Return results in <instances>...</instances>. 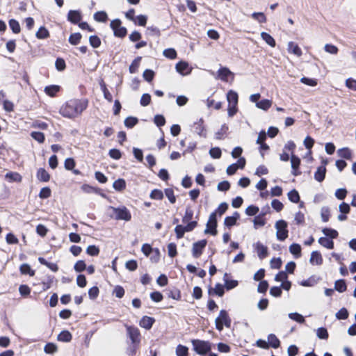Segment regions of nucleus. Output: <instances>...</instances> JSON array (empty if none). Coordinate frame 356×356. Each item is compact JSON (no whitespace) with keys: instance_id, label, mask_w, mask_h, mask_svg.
<instances>
[{"instance_id":"f257e3e1","label":"nucleus","mask_w":356,"mask_h":356,"mask_svg":"<svg viewBox=\"0 0 356 356\" xmlns=\"http://www.w3.org/2000/svg\"><path fill=\"white\" fill-rule=\"evenodd\" d=\"M86 98H73L66 101L60 108L59 113L64 118L74 119L81 115L88 106Z\"/></svg>"},{"instance_id":"f03ea898","label":"nucleus","mask_w":356,"mask_h":356,"mask_svg":"<svg viewBox=\"0 0 356 356\" xmlns=\"http://www.w3.org/2000/svg\"><path fill=\"white\" fill-rule=\"evenodd\" d=\"M194 211L191 207H187L184 215L182 217V222L186 225H177L175 228L176 237L178 239L182 238L186 232H192L198 225L197 220H193ZM196 218L198 219L197 216Z\"/></svg>"},{"instance_id":"7ed1b4c3","label":"nucleus","mask_w":356,"mask_h":356,"mask_svg":"<svg viewBox=\"0 0 356 356\" xmlns=\"http://www.w3.org/2000/svg\"><path fill=\"white\" fill-rule=\"evenodd\" d=\"M124 327L127 337L130 341L127 348V354L129 356H134L140 346L142 339L140 331L135 325L124 324Z\"/></svg>"},{"instance_id":"20e7f679","label":"nucleus","mask_w":356,"mask_h":356,"mask_svg":"<svg viewBox=\"0 0 356 356\" xmlns=\"http://www.w3.org/2000/svg\"><path fill=\"white\" fill-rule=\"evenodd\" d=\"M193 350L198 355L204 356L211 350V344L209 341L192 339Z\"/></svg>"},{"instance_id":"39448f33","label":"nucleus","mask_w":356,"mask_h":356,"mask_svg":"<svg viewBox=\"0 0 356 356\" xmlns=\"http://www.w3.org/2000/svg\"><path fill=\"white\" fill-rule=\"evenodd\" d=\"M215 323L216 328L218 331H222L224 325L227 327L231 326V319L226 310L222 309L220 311L219 316L215 320Z\"/></svg>"},{"instance_id":"423d86ee","label":"nucleus","mask_w":356,"mask_h":356,"mask_svg":"<svg viewBox=\"0 0 356 356\" xmlns=\"http://www.w3.org/2000/svg\"><path fill=\"white\" fill-rule=\"evenodd\" d=\"M111 209L113 211V213L115 215L114 218L115 220H123L125 221H129L131 219V214L126 207L122 206L121 207L118 208L111 207Z\"/></svg>"},{"instance_id":"0eeeda50","label":"nucleus","mask_w":356,"mask_h":356,"mask_svg":"<svg viewBox=\"0 0 356 356\" xmlns=\"http://www.w3.org/2000/svg\"><path fill=\"white\" fill-rule=\"evenodd\" d=\"M275 228L277 229V238L281 241H284L289 236L287 222L284 220H280L276 222Z\"/></svg>"},{"instance_id":"6e6552de","label":"nucleus","mask_w":356,"mask_h":356,"mask_svg":"<svg viewBox=\"0 0 356 356\" xmlns=\"http://www.w3.org/2000/svg\"><path fill=\"white\" fill-rule=\"evenodd\" d=\"M121 24V20L119 19H115L111 22L110 26L113 31L115 36L123 38L127 35V30L125 27L122 26Z\"/></svg>"},{"instance_id":"1a4fd4ad","label":"nucleus","mask_w":356,"mask_h":356,"mask_svg":"<svg viewBox=\"0 0 356 356\" xmlns=\"http://www.w3.org/2000/svg\"><path fill=\"white\" fill-rule=\"evenodd\" d=\"M217 218L216 213H211L209 217V220L206 225V229L204 232L206 234H210L212 236L217 234Z\"/></svg>"},{"instance_id":"9d476101","label":"nucleus","mask_w":356,"mask_h":356,"mask_svg":"<svg viewBox=\"0 0 356 356\" xmlns=\"http://www.w3.org/2000/svg\"><path fill=\"white\" fill-rule=\"evenodd\" d=\"M207 241L202 239L195 242L192 247V255L194 258L198 259L202 254L205 247L207 246Z\"/></svg>"},{"instance_id":"9b49d317","label":"nucleus","mask_w":356,"mask_h":356,"mask_svg":"<svg viewBox=\"0 0 356 356\" xmlns=\"http://www.w3.org/2000/svg\"><path fill=\"white\" fill-rule=\"evenodd\" d=\"M218 78L224 82H229L232 83L234 80V74L229 68L226 67H220L218 72Z\"/></svg>"},{"instance_id":"f8f14e48","label":"nucleus","mask_w":356,"mask_h":356,"mask_svg":"<svg viewBox=\"0 0 356 356\" xmlns=\"http://www.w3.org/2000/svg\"><path fill=\"white\" fill-rule=\"evenodd\" d=\"M193 129L195 133L199 135L200 137H207V129L204 125V120L203 118L199 119L197 122H195L193 124Z\"/></svg>"},{"instance_id":"ddd939ff","label":"nucleus","mask_w":356,"mask_h":356,"mask_svg":"<svg viewBox=\"0 0 356 356\" xmlns=\"http://www.w3.org/2000/svg\"><path fill=\"white\" fill-rule=\"evenodd\" d=\"M291 174L296 177L302 174V172L300 170V166L301 163L300 159L298 156L292 154L291 156Z\"/></svg>"},{"instance_id":"4468645a","label":"nucleus","mask_w":356,"mask_h":356,"mask_svg":"<svg viewBox=\"0 0 356 356\" xmlns=\"http://www.w3.org/2000/svg\"><path fill=\"white\" fill-rule=\"evenodd\" d=\"M322 163L323 164L318 167L316 171L314 173V179L318 182H322L325 179L327 172L325 167L327 165V161L323 160Z\"/></svg>"},{"instance_id":"2eb2a0df","label":"nucleus","mask_w":356,"mask_h":356,"mask_svg":"<svg viewBox=\"0 0 356 356\" xmlns=\"http://www.w3.org/2000/svg\"><path fill=\"white\" fill-rule=\"evenodd\" d=\"M155 318L148 316H143L139 321V325L145 330H150L155 323Z\"/></svg>"},{"instance_id":"dca6fc26","label":"nucleus","mask_w":356,"mask_h":356,"mask_svg":"<svg viewBox=\"0 0 356 356\" xmlns=\"http://www.w3.org/2000/svg\"><path fill=\"white\" fill-rule=\"evenodd\" d=\"M254 248L260 259H264L268 257V248L263 245L261 242L256 243L254 245Z\"/></svg>"},{"instance_id":"f3484780","label":"nucleus","mask_w":356,"mask_h":356,"mask_svg":"<svg viewBox=\"0 0 356 356\" xmlns=\"http://www.w3.org/2000/svg\"><path fill=\"white\" fill-rule=\"evenodd\" d=\"M225 287L224 286V285H222L220 283H217L215 285L214 288H212V287L209 288L208 293L209 296L216 295L219 297H222V296H223V295L225 293Z\"/></svg>"},{"instance_id":"a211bd4d","label":"nucleus","mask_w":356,"mask_h":356,"mask_svg":"<svg viewBox=\"0 0 356 356\" xmlns=\"http://www.w3.org/2000/svg\"><path fill=\"white\" fill-rule=\"evenodd\" d=\"M81 15L78 10H70L67 14V19L74 24H77L81 20Z\"/></svg>"},{"instance_id":"6ab92c4d","label":"nucleus","mask_w":356,"mask_h":356,"mask_svg":"<svg viewBox=\"0 0 356 356\" xmlns=\"http://www.w3.org/2000/svg\"><path fill=\"white\" fill-rule=\"evenodd\" d=\"M309 262L312 265L320 266L323 262V259L320 252L318 251H313L311 253V257L309 259Z\"/></svg>"},{"instance_id":"aec40b11","label":"nucleus","mask_w":356,"mask_h":356,"mask_svg":"<svg viewBox=\"0 0 356 356\" xmlns=\"http://www.w3.org/2000/svg\"><path fill=\"white\" fill-rule=\"evenodd\" d=\"M239 218V213L235 211L232 216H227L225 218L224 225L227 227H232L236 224V222Z\"/></svg>"},{"instance_id":"412c9836","label":"nucleus","mask_w":356,"mask_h":356,"mask_svg":"<svg viewBox=\"0 0 356 356\" xmlns=\"http://www.w3.org/2000/svg\"><path fill=\"white\" fill-rule=\"evenodd\" d=\"M36 177L42 182H47L51 178L49 172L43 168H40L37 170Z\"/></svg>"},{"instance_id":"4be33fe9","label":"nucleus","mask_w":356,"mask_h":356,"mask_svg":"<svg viewBox=\"0 0 356 356\" xmlns=\"http://www.w3.org/2000/svg\"><path fill=\"white\" fill-rule=\"evenodd\" d=\"M175 67L177 71L182 75L188 74L190 73V70H188L189 66L187 62L179 61L176 64Z\"/></svg>"},{"instance_id":"5701e85b","label":"nucleus","mask_w":356,"mask_h":356,"mask_svg":"<svg viewBox=\"0 0 356 356\" xmlns=\"http://www.w3.org/2000/svg\"><path fill=\"white\" fill-rule=\"evenodd\" d=\"M288 51L298 57L301 56L302 51L298 44L294 42H289L288 44Z\"/></svg>"},{"instance_id":"b1692460","label":"nucleus","mask_w":356,"mask_h":356,"mask_svg":"<svg viewBox=\"0 0 356 356\" xmlns=\"http://www.w3.org/2000/svg\"><path fill=\"white\" fill-rule=\"evenodd\" d=\"M228 276H229V275L227 273H225L223 276V280L225 282L224 286L225 287V289L227 291L236 287L238 284V282L237 280H230L228 279Z\"/></svg>"},{"instance_id":"393cba45","label":"nucleus","mask_w":356,"mask_h":356,"mask_svg":"<svg viewBox=\"0 0 356 356\" xmlns=\"http://www.w3.org/2000/svg\"><path fill=\"white\" fill-rule=\"evenodd\" d=\"M227 100L228 104L238 105V95L237 92L232 90H229L227 93Z\"/></svg>"},{"instance_id":"a878e982","label":"nucleus","mask_w":356,"mask_h":356,"mask_svg":"<svg viewBox=\"0 0 356 356\" xmlns=\"http://www.w3.org/2000/svg\"><path fill=\"white\" fill-rule=\"evenodd\" d=\"M60 87L57 85H50L44 88V92L49 97H54L60 91Z\"/></svg>"},{"instance_id":"bb28decb","label":"nucleus","mask_w":356,"mask_h":356,"mask_svg":"<svg viewBox=\"0 0 356 356\" xmlns=\"http://www.w3.org/2000/svg\"><path fill=\"white\" fill-rule=\"evenodd\" d=\"M99 85H100L101 90L104 94V98L108 102H113V96H112L111 93L109 92V90H108L106 85L105 82L104 81V80H102L99 82Z\"/></svg>"},{"instance_id":"cd10ccee","label":"nucleus","mask_w":356,"mask_h":356,"mask_svg":"<svg viewBox=\"0 0 356 356\" xmlns=\"http://www.w3.org/2000/svg\"><path fill=\"white\" fill-rule=\"evenodd\" d=\"M167 296L175 300H180L181 298V291L177 288L169 289L167 291Z\"/></svg>"},{"instance_id":"c85d7f7f","label":"nucleus","mask_w":356,"mask_h":356,"mask_svg":"<svg viewBox=\"0 0 356 356\" xmlns=\"http://www.w3.org/2000/svg\"><path fill=\"white\" fill-rule=\"evenodd\" d=\"M268 343L269 347H272L273 348H277L280 346V341L274 334H270L268 336Z\"/></svg>"},{"instance_id":"c756f323","label":"nucleus","mask_w":356,"mask_h":356,"mask_svg":"<svg viewBox=\"0 0 356 356\" xmlns=\"http://www.w3.org/2000/svg\"><path fill=\"white\" fill-rule=\"evenodd\" d=\"M38 261L48 268H49L53 272H57L58 270V266L55 263L48 262L44 257H40L38 258Z\"/></svg>"},{"instance_id":"7c9ffc66","label":"nucleus","mask_w":356,"mask_h":356,"mask_svg":"<svg viewBox=\"0 0 356 356\" xmlns=\"http://www.w3.org/2000/svg\"><path fill=\"white\" fill-rule=\"evenodd\" d=\"M318 243L321 245L326 248L329 250H332L334 248V242L332 239H330L327 237H321L318 239Z\"/></svg>"},{"instance_id":"2f4dec72","label":"nucleus","mask_w":356,"mask_h":356,"mask_svg":"<svg viewBox=\"0 0 356 356\" xmlns=\"http://www.w3.org/2000/svg\"><path fill=\"white\" fill-rule=\"evenodd\" d=\"M57 339L60 341L70 342L72 339V335L68 330H63L58 335Z\"/></svg>"},{"instance_id":"473e14b6","label":"nucleus","mask_w":356,"mask_h":356,"mask_svg":"<svg viewBox=\"0 0 356 356\" xmlns=\"http://www.w3.org/2000/svg\"><path fill=\"white\" fill-rule=\"evenodd\" d=\"M334 289L339 293L345 292L347 290L346 281L343 279L337 280L334 283Z\"/></svg>"},{"instance_id":"72a5a7b5","label":"nucleus","mask_w":356,"mask_h":356,"mask_svg":"<svg viewBox=\"0 0 356 356\" xmlns=\"http://www.w3.org/2000/svg\"><path fill=\"white\" fill-rule=\"evenodd\" d=\"M35 36L38 39L43 40L48 38L50 36V33L44 26H41L36 32Z\"/></svg>"},{"instance_id":"f704fd0d","label":"nucleus","mask_w":356,"mask_h":356,"mask_svg":"<svg viewBox=\"0 0 356 356\" xmlns=\"http://www.w3.org/2000/svg\"><path fill=\"white\" fill-rule=\"evenodd\" d=\"M19 271L22 275H29L33 277L35 275V270L27 264H23L19 267Z\"/></svg>"},{"instance_id":"c9c22d12","label":"nucleus","mask_w":356,"mask_h":356,"mask_svg":"<svg viewBox=\"0 0 356 356\" xmlns=\"http://www.w3.org/2000/svg\"><path fill=\"white\" fill-rule=\"evenodd\" d=\"M261 38L271 47H275L276 42L275 39L268 33L262 32L261 33Z\"/></svg>"},{"instance_id":"e433bc0d","label":"nucleus","mask_w":356,"mask_h":356,"mask_svg":"<svg viewBox=\"0 0 356 356\" xmlns=\"http://www.w3.org/2000/svg\"><path fill=\"white\" fill-rule=\"evenodd\" d=\"M94 19L98 22H106L108 20V15L105 11H97L93 15Z\"/></svg>"},{"instance_id":"4c0bfd02","label":"nucleus","mask_w":356,"mask_h":356,"mask_svg":"<svg viewBox=\"0 0 356 356\" xmlns=\"http://www.w3.org/2000/svg\"><path fill=\"white\" fill-rule=\"evenodd\" d=\"M338 154L340 157L345 159L351 160L352 159V152L348 147L339 149L338 150Z\"/></svg>"},{"instance_id":"58836bf2","label":"nucleus","mask_w":356,"mask_h":356,"mask_svg":"<svg viewBox=\"0 0 356 356\" xmlns=\"http://www.w3.org/2000/svg\"><path fill=\"white\" fill-rule=\"evenodd\" d=\"M290 252L296 258L301 256V246L298 243H293L289 246Z\"/></svg>"},{"instance_id":"ea45409f","label":"nucleus","mask_w":356,"mask_h":356,"mask_svg":"<svg viewBox=\"0 0 356 356\" xmlns=\"http://www.w3.org/2000/svg\"><path fill=\"white\" fill-rule=\"evenodd\" d=\"M82 35L80 33H72L69 37V42L72 45H77L80 43Z\"/></svg>"},{"instance_id":"a19ab883","label":"nucleus","mask_w":356,"mask_h":356,"mask_svg":"<svg viewBox=\"0 0 356 356\" xmlns=\"http://www.w3.org/2000/svg\"><path fill=\"white\" fill-rule=\"evenodd\" d=\"M288 197L293 203H298L300 200V195L296 189H293L288 193Z\"/></svg>"},{"instance_id":"79ce46f5","label":"nucleus","mask_w":356,"mask_h":356,"mask_svg":"<svg viewBox=\"0 0 356 356\" xmlns=\"http://www.w3.org/2000/svg\"><path fill=\"white\" fill-rule=\"evenodd\" d=\"M272 105V102L269 99H265L258 102L256 104V106L262 110L267 111L268 110Z\"/></svg>"},{"instance_id":"37998d69","label":"nucleus","mask_w":356,"mask_h":356,"mask_svg":"<svg viewBox=\"0 0 356 356\" xmlns=\"http://www.w3.org/2000/svg\"><path fill=\"white\" fill-rule=\"evenodd\" d=\"M8 24L10 28L14 33L17 34L20 32L21 28L18 21L15 19H11L9 20Z\"/></svg>"},{"instance_id":"c03bdc74","label":"nucleus","mask_w":356,"mask_h":356,"mask_svg":"<svg viewBox=\"0 0 356 356\" xmlns=\"http://www.w3.org/2000/svg\"><path fill=\"white\" fill-rule=\"evenodd\" d=\"M54 276L53 275H48L47 277V280L42 282V291H45L50 289L54 282Z\"/></svg>"},{"instance_id":"a18cd8bd","label":"nucleus","mask_w":356,"mask_h":356,"mask_svg":"<svg viewBox=\"0 0 356 356\" xmlns=\"http://www.w3.org/2000/svg\"><path fill=\"white\" fill-rule=\"evenodd\" d=\"M113 186L115 190L122 191L126 188V182L123 179H118L113 182Z\"/></svg>"},{"instance_id":"49530a36","label":"nucleus","mask_w":356,"mask_h":356,"mask_svg":"<svg viewBox=\"0 0 356 356\" xmlns=\"http://www.w3.org/2000/svg\"><path fill=\"white\" fill-rule=\"evenodd\" d=\"M141 58L140 56H138L133 60L129 68L130 73L134 74L138 71Z\"/></svg>"},{"instance_id":"de8ad7c7","label":"nucleus","mask_w":356,"mask_h":356,"mask_svg":"<svg viewBox=\"0 0 356 356\" xmlns=\"http://www.w3.org/2000/svg\"><path fill=\"white\" fill-rule=\"evenodd\" d=\"M81 188L86 193H98L100 190L87 184H83Z\"/></svg>"},{"instance_id":"09e8293b","label":"nucleus","mask_w":356,"mask_h":356,"mask_svg":"<svg viewBox=\"0 0 356 356\" xmlns=\"http://www.w3.org/2000/svg\"><path fill=\"white\" fill-rule=\"evenodd\" d=\"M31 136L39 143H43L45 140L44 134L42 132L40 131H32L31 133Z\"/></svg>"},{"instance_id":"8fccbe9b","label":"nucleus","mask_w":356,"mask_h":356,"mask_svg":"<svg viewBox=\"0 0 356 356\" xmlns=\"http://www.w3.org/2000/svg\"><path fill=\"white\" fill-rule=\"evenodd\" d=\"M323 233L326 236L330 237V239L336 238L338 237V232L335 229H331V228H324L322 230Z\"/></svg>"},{"instance_id":"3c124183","label":"nucleus","mask_w":356,"mask_h":356,"mask_svg":"<svg viewBox=\"0 0 356 356\" xmlns=\"http://www.w3.org/2000/svg\"><path fill=\"white\" fill-rule=\"evenodd\" d=\"M149 197L152 200H161L163 198V193L160 189H154L151 191Z\"/></svg>"},{"instance_id":"603ef678","label":"nucleus","mask_w":356,"mask_h":356,"mask_svg":"<svg viewBox=\"0 0 356 356\" xmlns=\"http://www.w3.org/2000/svg\"><path fill=\"white\" fill-rule=\"evenodd\" d=\"M164 192L170 202L171 204H175L176 202V197L175 195L173 189L171 188H168L165 189Z\"/></svg>"},{"instance_id":"864d4df0","label":"nucleus","mask_w":356,"mask_h":356,"mask_svg":"<svg viewBox=\"0 0 356 356\" xmlns=\"http://www.w3.org/2000/svg\"><path fill=\"white\" fill-rule=\"evenodd\" d=\"M176 354L177 356H187L188 348L185 346L179 344L176 348Z\"/></svg>"},{"instance_id":"5fc2aeb1","label":"nucleus","mask_w":356,"mask_h":356,"mask_svg":"<svg viewBox=\"0 0 356 356\" xmlns=\"http://www.w3.org/2000/svg\"><path fill=\"white\" fill-rule=\"evenodd\" d=\"M58 350L57 346L54 343H47L44 348V350L47 354H54Z\"/></svg>"},{"instance_id":"6e6d98bb","label":"nucleus","mask_w":356,"mask_h":356,"mask_svg":"<svg viewBox=\"0 0 356 356\" xmlns=\"http://www.w3.org/2000/svg\"><path fill=\"white\" fill-rule=\"evenodd\" d=\"M90 44L93 48H98L101 45V39L97 35H91L89 37Z\"/></svg>"},{"instance_id":"4d7b16f0","label":"nucleus","mask_w":356,"mask_h":356,"mask_svg":"<svg viewBox=\"0 0 356 356\" xmlns=\"http://www.w3.org/2000/svg\"><path fill=\"white\" fill-rule=\"evenodd\" d=\"M168 253L171 258H174L177 256V245L175 243H170L168 245Z\"/></svg>"},{"instance_id":"13d9d810","label":"nucleus","mask_w":356,"mask_h":356,"mask_svg":"<svg viewBox=\"0 0 356 356\" xmlns=\"http://www.w3.org/2000/svg\"><path fill=\"white\" fill-rule=\"evenodd\" d=\"M74 269L77 273H81L84 271L86 269V264L83 260L77 261L74 266Z\"/></svg>"},{"instance_id":"bf43d9fd","label":"nucleus","mask_w":356,"mask_h":356,"mask_svg":"<svg viewBox=\"0 0 356 356\" xmlns=\"http://www.w3.org/2000/svg\"><path fill=\"white\" fill-rule=\"evenodd\" d=\"M228 209V204L226 202H222L219 204L218 207L213 212L216 213V216H221L224 214Z\"/></svg>"},{"instance_id":"052dcab7","label":"nucleus","mask_w":356,"mask_h":356,"mask_svg":"<svg viewBox=\"0 0 356 356\" xmlns=\"http://www.w3.org/2000/svg\"><path fill=\"white\" fill-rule=\"evenodd\" d=\"M348 315L349 314L348 310L343 307L337 312L336 317L339 320H346L348 318Z\"/></svg>"},{"instance_id":"680f3d73","label":"nucleus","mask_w":356,"mask_h":356,"mask_svg":"<svg viewBox=\"0 0 356 356\" xmlns=\"http://www.w3.org/2000/svg\"><path fill=\"white\" fill-rule=\"evenodd\" d=\"M252 17L259 23H266L267 21L266 17L264 13H253Z\"/></svg>"},{"instance_id":"e2e57ef3","label":"nucleus","mask_w":356,"mask_h":356,"mask_svg":"<svg viewBox=\"0 0 356 356\" xmlns=\"http://www.w3.org/2000/svg\"><path fill=\"white\" fill-rule=\"evenodd\" d=\"M138 122V120L136 117H128L124 120V125L127 128H133Z\"/></svg>"},{"instance_id":"0e129e2a","label":"nucleus","mask_w":356,"mask_h":356,"mask_svg":"<svg viewBox=\"0 0 356 356\" xmlns=\"http://www.w3.org/2000/svg\"><path fill=\"white\" fill-rule=\"evenodd\" d=\"M99 248L95 245H89L86 249V253L90 256H97L99 254Z\"/></svg>"},{"instance_id":"69168bd1","label":"nucleus","mask_w":356,"mask_h":356,"mask_svg":"<svg viewBox=\"0 0 356 356\" xmlns=\"http://www.w3.org/2000/svg\"><path fill=\"white\" fill-rule=\"evenodd\" d=\"M125 291L120 285H117L114 287L113 294L118 298H122L124 296Z\"/></svg>"},{"instance_id":"338daca9","label":"nucleus","mask_w":356,"mask_h":356,"mask_svg":"<svg viewBox=\"0 0 356 356\" xmlns=\"http://www.w3.org/2000/svg\"><path fill=\"white\" fill-rule=\"evenodd\" d=\"M163 55L165 57L170 59H175L177 58V51L175 49L169 48L166 49L163 51Z\"/></svg>"},{"instance_id":"774afa93","label":"nucleus","mask_w":356,"mask_h":356,"mask_svg":"<svg viewBox=\"0 0 356 356\" xmlns=\"http://www.w3.org/2000/svg\"><path fill=\"white\" fill-rule=\"evenodd\" d=\"M55 66L57 70L63 71L66 68V63L63 58H58L55 62Z\"/></svg>"}]
</instances>
